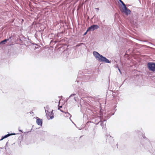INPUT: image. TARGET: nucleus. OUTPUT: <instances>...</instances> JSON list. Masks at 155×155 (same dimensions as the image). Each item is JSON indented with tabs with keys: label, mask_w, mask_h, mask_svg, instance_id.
Listing matches in <instances>:
<instances>
[{
	"label": "nucleus",
	"mask_w": 155,
	"mask_h": 155,
	"mask_svg": "<svg viewBox=\"0 0 155 155\" xmlns=\"http://www.w3.org/2000/svg\"><path fill=\"white\" fill-rule=\"evenodd\" d=\"M36 123L37 124L41 126H42V120L40 119L38 117H36Z\"/></svg>",
	"instance_id": "nucleus-8"
},
{
	"label": "nucleus",
	"mask_w": 155,
	"mask_h": 155,
	"mask_svg": "<svg viewBox=\"0 0 155 155\" xmlns=\"http://www.w3.org/2000/svg\"><path fill=\"white\" fill-rule=\"evenodd\" d=\"M120 10L122 12L124 13L126 15H128L130 14L131 11L126 7V5H124L121 7Z\"/></svg>",
	"instance_id": "nucleus-2"
},
{
	"label": "nucleus",
	"mask_w": 155,
	"mask_h": 155,
	"mask_svg": "<svg viewBox=\"0 0 155 155\" xmlns=\"http://www.w3.org/2000/svg\"><path fill=\"white\" fill-rule=\"evenodd\" d=\"M75 95H76V94H71L70 96L69 97V98H70V97H71L74 96H75Z\"/></svg>",
	"instance_id": "nucleus-15"
},
{
	"label": "nucleus",
	"mask_w": 155,
	"mask_h": 155,
	"mask_svg": "<svg viewBox=\"0 0 155 155\" xmlns=\"http://www.w3.org/2000/svg\"><path fill=\"white\" fill-rule=\"evenodd\" d=\"M107 98H108V96H107V94L106 95V99L107 100Z\"/></svg>",
	"instance_id": "nucleus-21"
},
{
	"label": "nucleus",
	"mask_w": 155,
	"mask_h": 155,
	"mask_svg": "<svg viewBox=\"0 0 155 155\" xmlns=\"http://www.w3.org/2000/svg\"><path fill=\"white\" fill-rule=\"evenodd\" d=\"M109 96L110 97H112L113 96H112V95L111 94V95H110Z\"/></svg>",
	"instance_id": "nucleus-25"
},
{
	"label": "nucleus",
	"mask_w": 155,
	"mask_h": 155,
	"mask_svg": "<svg viewBox=\"0 0 155 155\" xmlns=\"http://www.w3.org/2000/svg\"><path fill=\"white\" fill-rule=\"evenodd\" d=\"M93 54L94 56L95 57L96 59L100 62L108 63H111V61H110L105 57L103 56L97 51H94Z\"/></svg>",
	"instance_id": "nucleus-1"
},
{
	"label": "nucleus",
	"mask_w": 155,
	"mask_h": 155,
	"mask_svg": "<svg viewBox=\"0 0 155 155\" xmlns=\"http://www.w3.org/2000/svg\"><path fill=\"white\" fill-rule=\"evenodd\" d=\"M115 108L114 109V111L113 112L111 113V112H109L107 114V116H105V117L107 119H108L109 118H110V117L112 115H114V114L115 112L116 111L117 109L115 108L117 107L116 105L115 106Z\"/></svg>",
	"instance_id": "nucleus-7"
},
{
	"label": "nucleus",
	"mask_w": 155,
	"mask_h": 155,
	"mask_svg": "<svg viewBox=\"0 0 155 155\" xmlns=\"http://www.w3.org/2000/svg\"><path fill=\"white\" fill-rule=\"evenodd\" d=\"M107 26L105 25H104L103 26V28H105Z\"/></svg>",
	"instance_id": "nucleus-22"
},
{
	"label": "nucleus",
	"mask_w": 155,
	"mask_h": 155,
	"mask_svg": "<svg viewBox=\"0 0 155 155\" xmlns=\"http://www.w3.org/2000/svg\"><path fill=\"white\" fill-rule=\"evenodd\" d=\"M19 131H21V132H22V130H19Z\"/></svg>",
	"instance_id": "nucleus-28"
},
{
	"label": "nucleus",
	"mask_w": 155,
	"mask_h": 155,
	"mask_svg": "<svg viewBox=\"0 0 155 155\" xmlns=\"http://www.w3.org/2000/svg\"><path fill=\"white\" fill-rule=\"evenodd\" d=\"M74 100H75V101H76V99H75V97H74Z\"/></svg>",
	"instance_id": "nucleus-26"
},
{
	"label": "nucleus",
	"mask_w": 155,
	"mask_h": 155,
	"mask_svg": "<svg viewBox=\"0 0 155 155\" xmlns=\"http://www.w3.org/2000/svg\"><path fill=\"white\" fill-rule=\"evenodd\" d=\"M45 112L47 117H49L51 119H52L54 118V113L52 110L51 112H49L48 110L45 109Z\"/></svg>",
	"instance_id": "nucleus-5"
},
{
	"label": "nucleus",
	"mask_w": 155,
	"mask_h": 155,
	"mask_svg": "<svg viewBox=\"0 0 155 155\" xmlns=\"http://www.w3.org/2000/svg\"><path fill=\"white\" fill-rule=\"evenodd\" d=\"M119 72H120V74H121L122 73H121V72L120 69V68H118V69Z\"/></svg>",
	"instance_id": "nucleus-16"
},
{
	"label": "nucleus",
	"mask_w": 155,
	"mask_h": 155,
	"mask_svg": "<svg viewBox=\"0 0 155 155\" xmlns=\"http://www.w3.org/2000/svg\"><path fill=\"white\" fill-rule=\"evenodd\" d=\"M142 136L143 137V138H144V139H145V138L148 141V139H147L146 138V137H145V134H143V133H142Z\"/></svg>",
	"instance_id": "nucleus-14"
},
{
	"label": "nucleus",
	"mask_w": 155,
	"mask_h": 155,
	"mask_svg": "<svg viewBox=\"0 0 155 155\" xmlns=\"http://www.w3.org/2000/svg\"><path fill=\"white\" fill-rule=\"evenodd\" d=\"M15 134H8L4 136H2L1 139H0V141L2 140L3 139H4L5 138H6L8 137H9V136L14 135H15Z\"/></svg>",
	"instance_id": "nucleus-11"
},
{
	"label": "nucleus",
	"mask_w": 155,
	"mask_h": 155,
	"mask_svg": "<svg viewBox=\"0 0 155 155\" xmlns=\"http://www.w3.org/2000/svg\"><path fill=\"white\" fill-rule=\"evenodd\" d=\"M8 143V142H7L6 144V146L7 145V143Z\"/></svg>",
	"instance_id": "nucleus-27"
},
{
	"label": "nucleus",
	"mask_w": 155,
	"mask_h": 155,
	"mask_svg": "<svg viewBox=\"0 0 155 155\" xmlns=\"http://www.w3.org/2000/svg\"><path fill=\"white\" fill-rule=\"evenodd\" d=\"M119 0L122 4L121 5V7H122V6L125 5V4L121 0Z\"/></svg>",
	"instance_id": "nucleus-13"
},
{
	"label": "nucleus",
	"mask_w": 155,
	"mask_h": 155,
	"mask_svg": "<svg viewBox=\"0 0 155 155\" xmlns=\"http://www.w3.org/2000/svg\"><path fill=\"white\" fill-rule=\"evenodd\" d=\"M116 68H119V67L118 66V65H117V66H116Z\"/></svg>",
	"instance_id": "nucleus-23"
},
{
	"label": "nucleus",
	"mask_w": 155,
	"mask_h": 155,
	"mask_svg": "<svg viewBox=\"0 0 155 155\" xmlns=\"http://www.w3.org/2000/svg\"><path fill=\"white\" fill-rule=\"evenodd\" d=\"M88 31H87V30L86 31L84 34V35H86L87 34V32Z\"/></svg>",
	"instance_id": "nucleus-19"
},
{
	"label": "nucleus",
	"mask_w": 155,
	"mask_h": 155,
	"mask_svg": "<svg viewBox=\"0 0 155 155\" xmlns=\"http://www.w3.org/2000/svg\"><path fill=\"white\" fill-rule=\"evenodd\" d=\"M64 113L65 114L64 115V116L66 117H69V116L70 117H70H71V115L68 112H64Z\"/></svg>",
	"instance_id": "nucleus-12"
},
{
	"label": "nucleus",
	"mask_w": 155,
	"mask_h": 155,
	"mask_svg": "<svg viewBox=\"0 0 155 155\" xmlns=\"http://www.w3.org/2000/svg\"><path fill=\"white\" fill-rule=\"evenodd\" d=\"M12 37V36H11L9 37V38H7V39H5L3 41H1L0 42V45H1L5 44V43L7 41H8Z\"/></svg>",
	"instance_id": "nucleus-10"
},
{
	"label": "nucleus",
	"mask_w": 155,
	"mask_h": 155,
	"mask_svg": "<svg viewBox=\"0 0 155 155\" xmlns=\"http://www.w3.org/2000/svg\"><path fill=\"white\" fill-rule=\"evenodd\" d=\"M44 108H45V107H44ZM46 109V110L47 109H48V107L47 106H46V108H45V109Z\"/></svg>",
	"instance_id": "nucleus-17"
},
{
	"label": "nucleus",
	"mask_w": 155,
	"mask_h": 155,
	"mask_svg": "<svg viewBox=\"0 0 155 155\" xmlns=\"http://www.w3.org/2000/svg\"><path fill=\"white\" fill-rule=\"evenodd\" d=\"M99 27L97 25H93L89 27L87 29V31H93L98 28Z\"/></svg>",
	"instance_id": "nucleus-6"
},
{
	"label": "nucleus",
	"mask_w": 155,
	"mask_h": 155,
	"mask_svg": "<svg viewBox=\"0 0 155 155\" xmlns=\"http://www.w3.org/2000/svg\"><path fill=\"white\" fill-rule=\"evenodd\" d=\"M96 9L97 10H98L99 9V8H96Z\"/></svg>",
	"instance_id": "nucleus-24"
},
{
	"label": "nucleus",
	"mask_w": 155,
	"mask_h": 155,
	"mask_svg": "<svg viewBox=\"0 0 155 155\" xmlns=\"http://www.w3.org/2000/svg\"><path fill=\"white\" fill-rule=\"evenodd\" d=\"M98 119H99V121H98V122H96V119L95 120V122L94 123L95 124L97 125L98 124H100L101 126L102 127L103 129H105L106 127V123H104V122L105 121H106V120H104L103 121H101V119L100 118H98Z\"/></svg>",
	"instance_id": "nucleus-4"
},
{
	"label": "nucleus",
	"mask_w": 155,
	"mask_h": 155,
	"mask_svg": "<svg viewBox=\"0 0 155 155\" xmlns=\"http://www.w3.org/2000/svg\"><path fill=\"white\" fill-rule=\"evenodd\" d=\"M62 107V106H59V107L58 108V110L60 109V108H61Z\"/></svg>",
	"instance_id": "nucleus-18"
},
{
	"label": "nucleus",
	"mask_w": 155,
	"mask_h": 155,
	"mask_svg": "<svg viewBox=\"0 0 155 155\" xmlns=\"http://www.w3.org/2000/svg\"><path fill=\"white\" fill-rule=\"evenodd\" d=\"M147 67L150 71L154 72L155 71V63L149 62L147 64Z\"/></svg>",
	"instance_id": "nucleus-3"
},
{
	"label": "nucleus",
	"mask_w": 155,
	"mask_h": 155,
	"mask_svg": "<svg viewBox=\"0 0 155 155\" xmlns=\"http://www.w3.org/2000/svg\"><path fill=\"white\" fill-rule=\"evenodd\" d=\"M59 110H60V111L63 113H64V112H64V111H63V110H61V109H59Z\"/></svg>",
	"instance_id": "nucleus-20"
},
{
	"label": "nucleus",
	"mask_w": 155,
	"mask_h": 155,
	"mask_svg": "<svg viewBox=\"0 0 155 155\" xmlns=\"http://www.w3.org/2000/svg\"><path fill=\"white\" fill-rule=\"evenodd\" d=\"M113 141L114 139L113 137L110 135L107 136L106 138V141L109 142V143H110L113 142Z\"/></svg>",
	"instance_id": "nucleus-9"
}]
</instances>
